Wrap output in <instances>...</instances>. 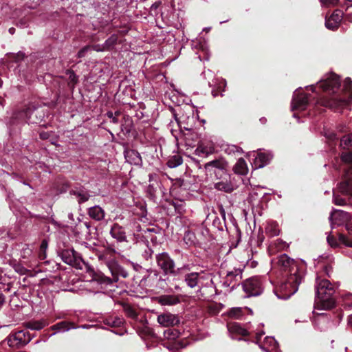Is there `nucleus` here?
Segmentation results:
<instances>
[{
    "mask_svg": "<svg viewBox=\"0 0 352 352\" xmlns=\"http://www.w3.org/2000/svg\"><path fill=\"white\" fill-rule=\"evenodd\" d=\"M272 266L280 271L288 272L285 283L281 285L280 289L286 292L285 298L294 295L298 289L299 285L304 277V272L298 266L296 262L287 254H283L272 261Z\"/></svg>",
    "mask_w": 352,
    "mask_h": 352,
    "instance_id": "f257e3e1",
    "label": "nucleus"
},
{
    "mask_svg": "<svg viewBox=\"0 0 352 352\" xmlns=\"http://www.w3.org/2000/svg\"><path fill=\"white\" fill-rule=\"evenodd\" d=\"M107 265L112 275L108 277L100 272H96L90 265H86V276L90 281H96L101 284H111L117 282L120 276L126 278L128 273L115 260L107 263Z\"/></svg>",
    "mask_w": 352,
    "mask_h": 352,
    "instance_id": "f03ea898",
    "label": "nucleus"
},
{
    "mask_svg": "<svg viewBox=\"0 0 352 352\" xmlns=\"http://www.w3.org/2000/svg\"><path fill=\"white\" fill-rule=\"evenodd\" d=\"M316 298L315 308L327 310L334 307L335 300L333 295L335 292L331 283L327 279L316 280Z\"/></svg>",
    "mask_w": 352,
    "mask_h": 352,
    "instance_id": "7ed1b4c3",
    "label": "nucleus"
},
{
    "mask_svg": "<svg viewBox=\"0 0 352 352\" xmlns=\"http://www.w3.org/2000/svg\"><path fill=\"white\" fill-rule=\"evenodd\" d=\"M34 336L26 330H20L12 332L6 338V341L9 346L19 349L28 344Z\"/></svg>",
    "mask_w": 352,
    "mask_h": 352,
    "instance_id": "20e7f679",
    "label": "nucleus"
},
{
    "mask_svg": "<svg viewBox=\"0 0 352 352\" xmlns=\"http://www.w3.org/2000/svg\"><path fill=\"white\" fill-rule=\"evenodd\" d=\"M342 159L344 162L350 164L344 175L342 182L338 185V190L343 194L352 195V153L342 155Z\"/></svg>",
    "mask_w": 352,
    "mask_h": 352,
    "instance_id": "39448f33",
    "label": "nucleus"
},
{
    "mask_svg": "<svg viewBox=\"0 0 352 352\" xmlns=\"http://www.w3.org/2000/svg\"><path fill=\"white\" fill-rule=\"evenodd\" d=\"M242 287L243 291L247 294V297L258 296L263 291L261 280L256 277H252L247 279L242 284Z\"/></svg>",
    "mask_w": 352,
    "mask_h": 352,
    "instance_id": "423d86ee",
    "label": "nucleus"
},
{
    "mask_svg": "<svg viewBox=\"0 0 352 352\" xmlns=\"http://www.w3.org/2000/svg\"><path fill=\"white\" fill-rule=\"evenodd\" d=\"M227 168L228 163L222 158L210 161L204 166L206 172L210 176L212 175L217 176L220 172L224 173L226 172Z\"/></svg>",
    "mask_w": 352,
    "mask_h": 352,
    "instance_id": "0eeeda50",
    "label": "nucleus"
},
{
    "mask_svg": "<svg viewBox=\"0 0 352 352\" xmlns=\"http://www.w3.org/2000/svg\"><path fill=\"white\" fill-rule=\"evenodd\" d=\"M340 85L339 78L335 74H330L327 77L318 82V86L324 91L336 93Z\"/></svg>",
    "mask_w": 352,
    "mask_h": 352,
    "instance_id": "6e6552de",
    "label": "nucleus"
},
{
    "mask_svg": "<svg viewBox=\"0 0 352 352\" xmlns=\"http://www.w3.org/2000/svg\"><path fill=\"white\" fill-rule=\"evenodd\" d=\"M156 261L165 274H172L175 272V263L166 252L157 254Z\"/></svg>",
    "mask_w": 352,
    "mask_h": 352,
    "instance_id": "1a4fd4ad",
    "label": "nucleus"
},
{
    "mask_svg": "<svg viewBox=\"0 0 352 352\" xmlns=\"http://www.w3.org/2000/svg\"><path fill=\"white\" fill-rule=\"evenodd\" d=\"M63 261L69 265L77 268H81L80 262L82 259L79 254L74 250H66L61 253Z\"/></svg>",
    "mask_w": 352,
    "mask_h": 352,
    "instance_id": "9d476101",
    "label": "nucleus"
},
{
    "mask_svg": "<svg viewBox=\"0 0 352 352\" xmlns=\"http://www.w3.org/2000/svg\"><path fill=\"white\" fill-rule=\"evenodd\" d=\"M350 214L341 210H333L330 214L329 220L331 225L340 226L344 223L346 224L350 220Z\"/></svg>",
    "mask_w": 352,
    "mask_h": 352,
    "instance_id": "9b49d317",
    "label": "nucleus"
},
{
    "mask_svg": "<svg viewBox=\"0 0 352 352\" xmlns=\"http://www.w3.org/2000/svg\"><path fill=\"white\" fill-rule=\"evenodd\" d=\"M157 322L160 325L168 327L177 325L180 320L177 315L164 313L157 316Z\"/></svg>",
    "mask_w": 352,
    "mask_h": 352,
    "instance_id": "f8f14e48",
    "label": "nucleus"
},
{
    "mask_svg": "<svg viewBox=\"0 0 352 352\" xmlns=\"http://www.w3.org/2000/svg\"><path fill=\"white\" fill-rule=\"evenodd\" d=\"M308 103V97L305 94H294L292 102V110L303 111L306 109Z\"/></svg>",
    "mask_w": 352,
    "mask_h": 352,
    "instance_id": "ddd939ff",
    "label": "nucleus"
},
{
    "mask_svg": "<svg viewBox=\"0 0 352 352\" xmlns=\"http://www.w3.org/2000/svg\"><path fill=\"white\" fill-rule=\"evenodd\" d=\"M237 184L234 182V178H232L230 175H229V181L226 179V181L217 182L214 184V188L217 190L224 191L226 192H232L237 188Z\"/></svg>",
    "mask_w": 352,
    "mask_h": 352,
    "instance_id": "4468645a",
    "label": "nucleus"
},
{
    "mask_svg": "<svg viewBox=\"0 0 352 352\" xmlns=\"http://www.w3.org/2000/svg\"><path fill=\"white\" fill-rule=\"evenodd\" d=\"M342 13L340 10L334 12L326 19L325 25L327 28L332 30L336 29L342 20Z\"/></svg>",
    "mask_w": 352,
    "mask_h": 352,
    "instance_id": "2eb2a0df",
    "label": "nucleus"
},
{
    "mask_svg": "<svg viewBox=\"0 0 352 352\" xmlns=\"http://www.w3.org/2000/svg\"><path fill=\"white\" fill-rule=\"evenodd\" d=\"M110 234L111 236L118 242H124L126 241V236L124 228L118 223H115L112 226L110 230Z\"/></svg>",
    "mask_w": 352,
    "mask_h": 352,
    "instance_id": "dca6fc26",
    "label": "nucleus"
},
{
    "mask_svg": "<svg viewBox=\"0 0 352 352\" xmlns=\"http://www.w3.org/2000/svg\"><path fill=\"white\" fill-rule=\"evenodd\" d=\"M78 327H76L74 323L68 322V321H62L54 325H53L51 329L53 330H56L58 332H65L69 331L71 329H76ZM79 327H81L82 329L87 328V325H82Z\"/></svg>",
    "mask_w": 352,
    "mask_h": 352,
    "instance_id": "f3484780",
    "label": "nucleus"
},
{
    "mask_svg": "<svg viewBox=\"0 0 352 352\" xmlns=\"http://www.w3.org/2000/svg\"><path fill=\"white\" fill-rule=\"evenodd\" d=\"M124 157L126 160L131 164L137 166L142 164V157L140 153L135 150L125 151Z\"/></svg>",
    "mask_w": 352,
    "mask_h": 352,
    "instance_id": "a211bd4d",
    "label": "nucleus"
},
{
    "mask_svg": "<svg viewBox=\"0 0 352 352\" xmlns=\"http://www.w3.org/2000/svg\"><path fill=\"white\" fill-rule=\"evenodd\" d=\"M272 158L270 153H258L254 160L256 168L264 167Z\"/></svg>",
    "mask_w": 352,
    "mask_h": 352,
    "instance_id": "6ab92c4d",
    "label": "nucleus"
},
{
    "mask_svg": "<svg viewBox=\"0 0 352 352\" xmlns=\"http://www.w3.org/2000/svg\"><path fill=\"white\" fill-rule=\"evenodd\" d=\"M88 214L91 219L100 221L104 219L105 212L99 206H94L89 209Z\"/></svg>",
    "mask_w": 352,
    "mask_h": 352,
    "instance_id": "aec40b11",
    "label": "nucleus"
},
{
    "mask_svg": "<svg viewBox=\"0 0 352 352\" xmlns=\"http://www.w3.org/2000/svg\"><path fill=\"white\" fill-rule=\"evenodd\" d=\"M234 173L241 175H245L248 173V165L243 158H239L233 167Z\"/></svg>",
    "mask_w": 352,
    "mask_h": 352,
    "instance_id": "412c9836",
    "label": "nucleus"
},
{
    "mask_svg": "<svg viewBox=\"0 0 352 352\" xmlns=\"http://www.w3.org/2000/svg\"><path fill=\"white\" fill-rule=\"evenodd\" d=\"M24 327L27 329L35 331H39L47 325V323L44 320H30L23 324Z\"/></svg>",
    "mask_w": 352,
    "mask_h": 352,
    "instance_id": "4be33fe9",
    "label": "nucleus"
},
{
    "mask_svg": "<svg viewBox=\"0 0 352 352\" xmlns=\"http://www.w3.org/2000/svg\"><path fill=\"white\" fill-rule=\"evenodd\" d=\"M159 302L162 305H174L179 302V298L173 295H164L160 296Z\"/></svg>",
    "mask_w": 352,
    "mask_h": 352,
    "instance_id": "5701e85b",
    "label": "nucleus"
},
{
    "mask_svg": "<svg viewBox=\"0 0 352 352\" xmlns=\"http://www.w3.org/2000/svg\"><path fill=\"white\" fill-rule=\"evenodd\" d=\"M263 344L264 346H261V348L266 352H270V351L276 349L278 346V343L273 337H266Z\"/></svg>",
    "mask_w": 352,
    "mask_h": 352,
    "instance_id": "b1692460",
    "label": "nucleus"
},
{
    "mask_svg": "<svg viewBox=\"0 0 352 352\" xmlns=\"http://www.w3.org/2000/svg\"><path fill=\"white\" fill-rule=\"evenodd\" d=\"M322 105L329 108H336L338 107L345 105L348 102L345 100L331 99V100H323L321 101Z\"/></svg>",
    "mask_w": 352,
    "mask_h": 352,
    "instance_id": "393cba45",
    "label": "nucleus"
},
{
    "mask_svg": "<svg viewBox=\"0 0 352 352\" xmlns=\"http://www.w3.org/2000/svg\"><path fill=\"white\" fill-rule=\"evenodd\" d=\"M71 194L77 197L79 203L85 202L90 197L89 192L84 189L73 190L71 191Z\"/></svg>",
    "mask_w": 352,
    "mask_h": 352,
    "instance_id": "a878e982",
    "label": "nucleus"
},
{
    "mask_svg": "<svg viewBox=\"0 0 352 352\" xmlns=\"http://www.w3.org/2000/svg\"><path fill=\"white\" fill-rule=\"evenodd\" d=\"M104 323L111 327H118L123 324L124 320L118 316L109 317L104 320Z\"/></svg>",
    "mask_w": 352,
    "mask_h": 352,
    "instance_id": "bb28decb",
    "label": "nucleus"
},
{
    "mask_svg": "<svg viewBox=\"0 0 352 352\" xmlns=\"http://www.w3.org/2000/svg\"><path fill=\"white\" fill-rule=\"evenodd\" d=\"M266 233L270 236H275L279 234L280 230L276 223H269L265 228Z\"/></svg>",
    "mask_w": 352,
    "mask_h": 352,
    "instance_id": "cd10ccee",
    "label": "nucleus"
},
{
    "mask_svg": "<svg viewBox=\"0 0 352 352\" xmlns=\"http://www.w3.org/2000/svg\"><path fill=\"white\" fill-rule=\"evenodd\" d=\"M182 158L179 155H175L168 158L167 166L171 168H176L182 164Z\"/></svg>",
    "mask_w": 352,
    "mask_h": 352,
    "instance_id": "c85d7f7f",
    "label": "nucleus"
},
{
    "mask_svg": "<svg viewBox=\"0 0 352 352\" xmlns=\"http://www.w3.org/2000/svg\"><path fill=\"white\" fill-rule=\"evenodd\" d=\"M118 39V38L116 34H113L109 38H107L103 43L106 51L112 50L115 45L117 44Z\"/></svg>",
    "mask_w": 352,
    "mask_h": 352,
    "instance_id": "c756f323",
    "label": "nucleus"
},
{
    "mask_svg": "<svg viewBox=\"0 0 352 352\" xmlns=\"http://www.w3.org/2000/svg\"><path fill=\"white\" fill-rule=\"evenodd\" d=\"M227 314L230 318L234 319H240L243 316V308L232 307L228 311Z\"/></svg>",
    "mask_w": 352,
    "mask_h": 352,
    "instance_id": "7c9ffc66",
    "label": "nucleus"
},
{
    "mask_svg": "<svg viewBox=\"0 0 352 352\" xmlns=\"http://www.w3.org/2000/svg\"><path fill=\"white\" fill-rule=\"evenodd\" d=\"M185 280L190 287H195L198 284V274L190 273L188 274L186 276Z\"/></svg>",
    "mask_w": 352,
    "mask_h": 352,
    "instance_id": "2f4dec72",
    "label": "nucleus"
},
{
    "mask_svg": "<svg viewBox=\"0 0 352 352\" xmlns=\"http://www.w3.org/2000/svg\"><path fill=\"white\" fill-rule=\"evenodd\" d=\"M352 145V134L344 135L340 140V146L344 149H347Z\"/></svg>",
    "mask_w": 352,
    "mask_h": 352,
    "instance_id": "473e14b6",
    "label": "nucleus"
},
{
    "mask_svg": "<svg viewBox=\"0 0 352 352\" xmlns=\"http://www.w3.org/2000/svg\"><path fill=\"white\" fill-rule=\"evenodd\" d=\"M241 274H242V272L240 269H235L234 270H232V271H227L226 276L228 278H230V279H232L233 277L235 278L239 277V279H241L242 278Z\"/></svg>",
    "mask_w": 352,
    "mask_h": 352,
    "instance_id": "72a5a7b5",
    "label": "nucleus"
},
{
    "mask_svg": "<svg viewBox=\"0 0 352 352\" xmlns=\"http://www.w3.org/2000/svg\"><path fill=\"white\" fill-rule=\"evenodd\" d=\"M214 151V146L213 143H210L207 147H202L199 145V153L206 154V155L212 153Z\"/></svg>",
    "mask_w": 352,
    "mask_h": 352,
    "instance_id": "f704fd0d",
    "label": "nucleus"
},
{
    "mask_svg": "<svg viewBox=\"0 0 352 352\" xmlns=\"http://www.w3.org/2000/svg\"><path fill=\"white\" fill-rule=\"evenodd\" d=\"M47 248V242L43 240L40 245L39 258L43 260L46 258V250Z\"/></svg>",
    "mask_w": 352,
    "mask_h": 352,
    "instance_id": "c9c22d12",
    "label": "nucleus"
},
{
    "mask_svg": "<svg viewBox=\"0 0 352 352\" xmlns=\"http://www.w3.org/2000/svg\"><path fill=\"white\" fill-rule=\"evenodd\" d=\"M124 311L125 314L131 318H135L137 317V314L135 311L129 305H124Z\"/></svg>",
    "mask_w": 352,
    "mask_h": 352,
    "instance_id": "e433bc0d",
    "label": "nucleus"
},
{
    "mask_svg": "<svg viewBox=\"0 0 352 352\" xmlns=\"http://www.w3.org/2000/svg\"><path fill=\"white\" fill-rule=\"evenodd\" d=\"M179 336V332L176 330L168 329L164 331V336L168 339H175Z\"/></svg>",
    "mask_w": 352,
    "mask_h": 352,
    "instance_id": "4c0bfd02",
    "label": "nucleus"
},
{
    "mask_svg": "<svg viewBox=\"0 0 352 352\" xmlns=\"http://www.w3.org/2000/svg\"><path fill=\"white\" fill-rule=\"evenodd\" d=\"M339 241L346 246L352 247V241L349 240L345 235L342 234H339Z\"/></svg>",
    "mask_w": 352,
    "mask_h": 352,
    "instance_id": "58836bf2",
    "label": "nucleus"
},
{
    "mask_svg": "<svg viewBox=\"0 0 352 352\" xmlns=\"http://www.w3.org/2000/svg\"><path fill=\"white\" fill-rule=\"evenodd\" d=\"M344 90L349 91V93L352 91V81L351 78H346L344 82Z\"/></svg>",
    "mask_w": 352,
    "mask_h": 352,
    "instance_id": "ea45409f",
    "label": "nucleus"
},
{
    "mask_svg": "<svg viewBox=\"0 0 352 352\" xmlns=\"http://www.w3.org/2000/svg\"><path fill=\"white\" fill-rule=\"evenodd\" d=\"M120 115L119 111H116L115 113H113L111 111H108L107 113V116L109 118L111 119V122L114 124H116L118 122V120L117 118V116Z\"/></svg>",
    "mask_w": 352,
    "mask_h": 352,
    "instance_id": "a19ab883",
    "label": "nucleus"
},
{
    "mask_svg": "<svg viewBox=\"0 0 352 352\" xmlns=\"http://www.w3.org/2000/svg\"><path fill=\"white\" fill-rule=\"evenodd\" d=\"M322 6L329 7L335 6L338 3L339 0H320Z\"/></svg>",
    "mask_w": 352,
    "mask_h": 352,
    "instance_id": "79ce46f5",
    "label": "nucleus"
},
{
    "mask_svg": "<svg viewBox=\"0 0 352 352\" xmlns=\"http://www.w3.org/2000/svg\"><path fill=\"white\" fill-rule=\"evenodd\" d=\"M230 328L233 329L234 331H236L239 333H240L241 335H243V336H245V335H246L248 333L247 330H245V329L241 328V327H239V325H238L236 324H233Z\"/></svg>",
    "mask_w": 352,
    "mask_h": 352,
    "instance_id": "37998d69",
    "label": "nucleus"
},
{
    "mask_svg": "<svg viewBox=\"0 0 352 352\" xmlns=\"http://www.w3.org/2000/svg\"><path fill=\"white\" fill-rule=\"evenodd\" d=\"M327 242L331 246V247H337L338 245V243L336 240V239L333 236H331V235H329L327 238Z\"/></svg>",
    "mask_w": 352,
    "mask_h": 352,
    "instance_id": "c03bdc74",
    "label": "nucleus"
},
{
    "mask_svg": "<svg viewBox=\"0 0 352 352\" xmlns=\"http://www.w3.org/2000/svg\"><path fill=\"white\" fill-rule=\"evenodd\" d=\"M333 202L336 205L338 206H344L346 204V201L344 199L336 196L333 197Z\"/></svg>",
    "mask_w": 352,
    "mask_h": 352,
    "instance_id": "a18cd8bd",
    "label": "nucleus"
},
{
    "mask_svg": "<svg viewBox=\"0 0 352 352\" xmlns=\"http://www.w3.org/2000/svg\"><path fill=\"white\" fill-rule=\"evenodd\" d=\"M92 49L94 51H96V52H104V51H106L103 44H102V45H100V44L94 45L92 46Z\"/></svg>",
    "mask_w": 352,
    "mask_h": 352,
    "instance_id": "49530a36",
    "label": "nucleus"
},
{
    "mask_svg": "<svg viewBox=\"0 0 352 352\" xmlns=\"http://www.w3.org/2000/svg\"><path fill=\"white\" fill-rule=\"evenodd\" d=\"M346 229L349 232L350 234H352V219L350 217V220H349L346 224Z\"/></svg>",
    "mask_w": 352,
    "mask_h": 352,
    "instance_id": "de8ad7c7",
    "label": "nucleus"
},
{
    "mask_svg": "<svg viewBox=\"0 0 352 352\" xmlns=\"http://www.w3.org/2000/svg\"><path fill=\"white\" fill-rule=\"evenodd\" d=\"M15 270L21 274H24L26 272V270L24 267H21V266H16L15 267Z\"/></svg>",
    "mask_w": 352,
    "mask_h": 352,
    "instance_id": "09e8293b",
    "label": "nucleus"
},
{
    "mask_svg": "<svg viewBox=\"0 0 352 352\" xmlns=\"http://www.w3.org/2000/svg\"><path fill=\"white\" fill-rule=\"evenodd\" d=\"M87 47H84L83 49L80 50L78 53V57H82L85 56V52L87 51Z\"/></svg>",
    "mask_w": 352,
    "mask_h": 352,
    "instance_id": "8fccbe9b",
    "label": "nucleus"
},
{
    "mask_svg": "<svg viewBox=\"0 0 352 352\" xmlns=\"http://www.w3.org/2000/svg\"><path fill=\"white\" fill-rule=\"evenodd\" d=\"M327 138H328L329 139H330V140H335V139L336 138V135H335L334 133H331V134H329V135L327 136Z\"/></svg>",
    "mask_w": 352,
    "mask_h": 352,
    "instance_id": "3c124183",
    "label": "nucleus"
},
{
    "mask_svg": "<svg viewBox=\"0 0 352 352\" xmlns=\"http://www.w3.org/2000/svg\"><path fill=\"white\" fill-rule=\"evenodd\" d=\"M4 302V296L2 294L1 292H0V304H2Z\"/></svg>",
    "mask_w": 352,
    "mask_h": 352,
    "instance_id": "603ef678",
    "label": "nucleus"
},
{
    "mask_svg": "<svg viewBox=\"0 0 352 352\" xmlns=\"http://www.w3.org/2000/svg\"><path fill=\"white\" fill-rule=\"evenodd\" d=\"M8 31L11 34H13L15 32V29L14 28H10Z\"/></svg>",
    "mask_w": 352,
    "mask_h": 352,
    "instance_id": "864d4df0",
    "label": "nucleus"
},
{
    "mask_svg": "<svg viewBox=\"0 0 352 352\" xmlns=\"http://www.w3.org/2000/svg\"><path fill=\"white\" fill-rule=\"evenodd\" d=\"M348 322L350 325L352 326V315L349 317Z\"/></svg>",
    "mask_w": 352,
    "mask_h": 352,
    "instance_id": "5fc2aeb1",
    "label": "nucleus"
},
{
    "mask_svg": "<svg viewBox=\"0 0 352 352\" xmlns=\"http://www.w3.org/2000/svg\"><path fill=\"white\" fill-rule=\"evenodd\" d=\"M349 102H352V91L349 94Z\"/></svg>",
    "mask_w": 352,
    "mask_h": 352,
    "instance_id": "6e6d98bb",
    "label": "nucleus"
},
{
    "mask_svg": "<svg viewBox=\"0 0 352 352\" xmlns=\"http://www.w3.org/2000/svg\"><path fill=\"white\" fill-rule=\"evenodd\" d=\"M160 3H155L154 4L152 5L151 8H157L159 6Z\"/></svg>",
    "mask_w": 352,
    "mask_h": 352,
    "instance_id": "4d7b16f0",
    "label": "nucleus"
},
{
    "mask_svg": "<svg viewBox=\"0 0 352 352\" xmlns=\"http://www.w3.org/2000/svg\"><path fill=\"white\" fill-rule=\"evenodd\" d=\"M146 257H150L151 256V250H148V252H146Z\"/></svg>",
    "mask_w": 352,
    "mask_h": 352,
    "instance_id": "13d9d810",
    "label": "nucleus"
},
{
    "mask_svg": "<svg viewBox=\"0 0 352 352\" xmlns=\"http://www.w3.org/2000/svg\"><path fill=\"white\" fill-rule=\"evenodd\" d=\"M207 280H208L206 284L212 283V279L210 278V276H208Z\"/></svg>",
    "mask_w": 352,
    "mask_h": 352,
    "instance_id": "bf43d9fd",
    "label": "nucleus"
},
{
    "mask_svg": "<svg viewBox=\"0 0 352 352\" xmlns=\"http://www.w3.org/2000/svg\"><path fill=\"white\" fill-rule=\"evenodd\" d=\"M24 113H25V117L28 118V114H29V110H28L27 111H25Z\"/></svg>",
    "mask_w": 352,
    "mask_h": 352,
    "instance_id": "052dcab7",
    "label": "nucleus"
},
{
    "mask_svg": "<svg viewBox=\"0 0 352 352\" xmlns=\"http://www.w3.org/2000/svg\"><path fill=\"white\" fill-rule=\"evenodd\" d=\"M244 309H248L251 314H252V310L251 309L248 308V307H245Z\"/></svg>",
    "mask_w": 352,
    "mask_h": 352,
    "instance_id": "680f3d73",
    "label": "nucleus"
},
{
    "mask_svg": "<svg viewBox=\"0 0 352 352\" xmlns=\"http://www.w3.org/2000/svg\"><path fill=\"white\" fill-rule=\"evenodd\" d=\"M262 334L257 335L256 339L258 340L261 337Z\"/></svg>",
    "mask_w": 352,
    "mask_h": 352,
    "instance_id": "e2e57ef3",
    "label": "nucleus"
},
{
    "mask_svg": "<svg viewBox=\"0 0 352 352\" xmlns=\"http://www.w3.org/2000/svg\"><path fill=\"white\" fill-rule=\"evenodd\" d=\"M204 278V276H201L199 275V280H200L201 279H202V278Z\"/></svg>",
    "mask_w": 352,
    "mask_h": 352,
    "instance_id": "0e129e2a",
    "label": "nucleus"
},
{
    "mask_svg": "<svg viewBox=\"0 0 352 352\" xmlns=\"http://www.w3.org/2000/svg\"><path fill=\"white\" fill-rule=\"evenodd\" d=\"M201 122L202 123H204V124H205V123H206V120H201Z\"/></svg>",
    "mask_w": 352,
    "mask_h": 352,
    "instance_id": "69168bd1",
    "label": "nucleus"
},
{
    "mask_svg": "<svg viewBox=\"0 0 352 352\" xmlns=\"http://www.w3.org/2000/svg\"><path fill=\"white\" fill-rule=\"evenodd\" d=\"M0 352H3V349L1 346H0Z\"/></svg>",
    "mask_w": 352,
    "mask_h": 352,
    "instance_id": "338daca9",
    "label": "nucleus"
},
{
    "mask_svg": "<svg viewBox=\"0 0 352 352\" xmlns=\"http://www.w3.org/2000/svg\"><path fill=\"white\" fill-rule=\"evenodd\" d=\"M198 151V147H197L195 150V153H196Z\"/></svg>",
    "mask_w": 352,
    "mask_h": 352,
    "instance_id": "774afa93",
    "label": "nucleus"
}]
</instances>
